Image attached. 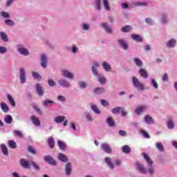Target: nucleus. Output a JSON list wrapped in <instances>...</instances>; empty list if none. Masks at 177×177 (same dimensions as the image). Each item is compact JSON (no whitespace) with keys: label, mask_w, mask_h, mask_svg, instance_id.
I'll use <instances>...</instances> for the list:
<instances>
[{"label":"nucleus","mask_w":177,"mask_h":177,"mask_svg":"<svg viewBox=\"0 0 177 177\" xmlns=\"http://www.w3.org/2000/svg\"><path fill=\"white\" fill-rule=\"evenodd\" d=\"M53 103H55V102L49 100H46L43 101V106H44V107H48V106H52Z\"/></svg>","instance_id":"obj_51"},{"label":"nucleus","mask_w":177,"mask_h":177,"mask_svg":"<svg viewBox=\"0 0 177 177\" xmlns=\"http://www.w3.org/2000/svg\"><path fill=\"white\" fill-rule=\"evenodd\" d=\"M145 22L149 26H153V24H154V21H153V19H151V18H147L145 19Z\"/></svg>","instance_id":"obj_58"},{"label":"nucleus","mask_w":177,"mask_h":177,"mask_svg":"<svg viewBox=\"0 0 177 177\" xmlns=\"http://www.w3.org/2000/svg\"><path fill=\"white\" fill-rule=\"evenodd\" d=\"M7 99L11 104L12 107H16V102H15V99H13V97H12V95H8Z\"/></svg>","instance_id":"obj_37"},{"label":"nucleus","mask_w":177,"mask_h":177,"mask_svg":"<svg viewBox=\"0 0 177 177\" xmlns=\"http://www.w3.org/2000/svg\"><path fill=\"white\" fill-rule=\"evenodd\" d=\"M73 173V165L71 162H68L65 165V175L66 176H70Z\"/></svg>","instance_id":"obj_13"},{"label":"nucleus","mask_w":177,"mask_h":177,"mask_svg":"<svg viewBox=\"0 0 177 177\" xmlns=\"http://www.w3.org/2000/svg\"><path fill=\"white\" fill-rule=\"evenodd\" d=\"M142 156L145 160H146L147 165L149 166V168L146 169V168H145V166L143 165L140 163H137L138 171L141 172V174H144V175H146V174H149L150 175H153L155 171L154 167L151 166L153 165V160H151L149 155H147V153L145 152L142 153Z\"/></svg>","instance_id":"obj_1"},{"label":"nucleus","mask_w":177,"mask_h":177,"mask_svg":"<svg viewBox=\"0 0 177 177\" xmlns=\"http://www.w3.org/2000/svg\"><path fill=\"white\" fill-rule=\"evenodd\" d=\"M104 162L106 165L109 168V169H114L115 165L114 162H113V159L107 156L104 159Z\"/></svg>","instance_id":"obj_12"},{"label":"nucleus","mask_w":177,"mask_h":177,"mask_svg":"<svg viewBox=\"0 0 177 177\" xmlns=\"http://www.w3.org/2000/svg\"><path fill=\"white\" fill-rule=\"evenodd\" d=\"M78 86L80 89H86V86H88V84H86V82L82 81L78 82Z\"/></svg>","instance_id":"obj_55"},{"label":"nucleus","mask_w":177,"mask_h":177,"mask_svg":"<svg viewBox=\"0 0 177 177\" xmlns=\"http://www.w3.org/2000/svg\"><path fill=\"white\" fill-rule=\"evenodd\" d=\"M101 104L104 107H109V106H110V103H109L106 100H101Z\"/></svg>","instance_id":"obj_62"},{"label":"nucleus","mask_w":177,"mask_h":177,"mask_svg":"<svg viewBox=\"0 0 177 177\" xmlns=\"http://www.w3.org/2000/svg\"><path fill=\"white\" fill-rule=\"evenodd\" d=\"M155 146L156 148L158 150V151H160L161 153H164L165 151V149L164 148L162 142H158L155 144Z\"/></svg>","instance_id":"obj_25"},{"label":"nucleus","mask_w":177,"mask_h":177,"mask_svg":"<svg viewBox=\"0 0 177 177\" xmlns=\"http://www.w3.org/2000/svg\"><path fill=\"white\" fill-rule=\"evenodd\" d=\"M20 164L23 168L28 169L30 168V163L26 159H21Z\"/></svg>","instance_id":"obj_31"},{"label":"nucleus","mask_w":177,"mask_h":177,"mask_svg":"<svg viewBox=\"0 0 177 177\" xmlns=\"http://www.w3.org/2000/svg\"><path fill=\"white\" fill-rule=\"evenodd\" d=\"M95 77H97L100 84H106V77H104L102 74L98 73V75H95Z\"/></svg>","instance_id":"obj_34"},{"label":"nucleus","mask_w":177,"mask_h":177,"mask_svg":"<svg viewBox=\"0 0 177 177\" xmlns=\"http://www.w3.org/2000/svg\"><path fill=\"white\" fill-rule=\"evenodd\" d=\"M146 109H147V106H138L136 109L135 113H136V114H137V115H140V114H142V113H143V111H145V110H146Z\"/></svg>","instance_id":"obj_22"},{"label":"nucleus","mask_w":177,"mask_h":177,"mask_svg":"<svg viewBox=\"0 0 177 177\" xmlns=\"http://www.w3.org/2000/svg\"><path fill=\"white\" fill-rule=\"evenodd\" d=\"M57 144L61 150L64 151L67 148V145L63 141L58 140Z\"/></svg>","instance_id":"obj_49"},{"label":"nucleus","mask_w":177,"mask_h":177,"mask_svg":"<svg viewBox=\"0 0 177 177\" xmlns=\"http://www.w3.org/2000/svg\"><path fill=\"white\" fill-rule=\"evenodd\" d=\"M93 92L96 95H100L101 93H104V92H106V89L103 87H97L94 88Z\"/></svg>","instance_id":"obj_29"},{"label":"nucleus","mask_w":177,"mask_h":177,"mask_svg":"<svg viewBox=\"0 0 177 177\" xmlns=\"http://www.w3.org/2000/svg\"><path fill=\"white\" fill-rule=\"evenodd\" d=\"M35 89H36V92L39 96H44L45 91H44V88L42 87V84H36Z\"/></svg>","instance_id":"obj_14"},{"label":"nucleus","mask_w":177,"mask_h":177,"mask_svg":"<svg viewBox=\"0 0 177 177\" xmlns=\"http://www.w3.org/2000/svg\"><path fill=\"white\" fill-rule=\"evenodd\" d=\"M123 107L117 106L111 109L112 114H118V113H121Z\"/></svg>","instance_id":"obj_45"},{"label":"nucleus","mask_w":177,"mask_h":177,"mask_svg":"<svg viewBox=\"0 0 177 177\" xmlns=\"http://www.w3.org/2000/svg\"><path fill=\"white\" fill-rule=\"evenodd\" d=\"M131 38L133 41H136V42H143V38L140 35L132 34Z\"/></svg>","instance_id":"obj_20"},{"label":"nucleus","mask_w":177,"mask_h":177,"mask_svg":"<svg viewBox=\"0 0 177 177\" xmlns=\"http://www.w3.org/2000/svg\"><path fill=\"white\" fill-rule=\"evenodd\" d=\"M65 120H66V116L64 115L56 116L54 120L56 124H62V122H64Z\"/></svg>","instance_id":"obj_24"},{"label":"nucleus","mask_w":177,"mask_h":177,"mask_svg":"<svg viewBox=\"0 0 177 177\" xmlns=\"http://www.w3.org/2000/svg\"><path fill=\"white\" fill-rule=\"evenodd\" d=\"M167 128L168 129H174L175 128V123L171 119H169L167 121Z\"/></svg>","instance_id":"obj_44"},{"label":"nucleus","mask_w":177,"mask_h":177,"mask_svg":"<svg viewBox=\"0 0 177 177\" xmlns=\"http://www.w3.org/2000/svg\"><path fill=\"white\" fill-rule=\"evenodd\" d=\"M100 27H102L107 34H113L114 32L113 28L107 23H101Z\"/></svg>","instance_id":"obj_10"},{"label":"nucleus","mask_w":177,"mask_h":177,"mask_svg":"<svg viewBox=\"0 0 177 177\" xmlns=\"http://www.w3.org/2000/svg\"><path fill=\"white\" fill-rule=\"evenodd\" d=\"M95 5L96 10H102V8L100 7V0H95Z\"/></svg>","instance_id":"obj_56"},{"label":"nucleus","mask_w":177,"mask_h":177,"mask_svg":"<svg viewBox=\"0 0 177 177\" xmlns=\"http://www.w3.org/2000/svg\"><path fill=\"white\" fill-rule=\"evenodd\" d=\"M5 24L6 26H8L9 27H13L15 26L16 24L14 22L13 20L8 19L5 20Z\"/></svg>","instance_id":"obj_48"},{"label":"nucleus","mask_w":177,"mask_h":177,"mask_svg":"<svg viewBox=\"0 0 177 177\" xmlns=\"http://www.w3.org/2000/svg\"><path fill=\"white\" fill-rule=\"evenodd\" d=\"M64 49L66 52H70V53H73V55L78 53V51L80 50L78 45L77 44H73L72 46H66L64 47Z\"/></svg>","instance_id":"obj_5"},{"label":"nucleus","mask_w":177,"mask_h":177,"mask_svg":"<svg viewBox=\"0 0 177 177\" xmlns=\"http://www.w3.org/2000/svg\"><path fill=\"white\" fill-rule=\"evenodd\" d=\"M91 109L95 114H100V109L97 108L96 104H91Z\"/></svg>","instance_id":"obj_41"},{"label":"nucleus","mask_w":177,"mask_h":177,"mask_svg":"<svg viewBox=\"0 0 177 177\" xmlns=\"http://www.w3.org/2000/svg\"><path fill=\"white\" fill-rule=\"evenodd\" d=\"M58 160L62 162H67L68 161V158H67V156L59 153H58Z\"/></svg>","instance_id":"obj_28"},{"label":"nucleus","mask_w":177,"mask_h":177,"mask_svg":"<svg viewBox=\"0 0 177 177\" xmlns=\"http://www.w3.org/2000/svg\"><path fill=\"white\" fill-rule=\"evenodd\" d=\"M102 3L105 10H106L107 12H110V10H111V7H110V3H109V0H103Z\"/></svg>","instance_id":"obj_30"},{"label":"nucleus","mask_w":177,"mask_h":177,"mask_svg":"<svg viewBox=\"0 0 177 177\" xmlns=\"http://www.w3.org/2000/svg\"><path fill=\"white\" fill-rule=\"evenodd\" d=\"M102 68L106 71V73H111V71H113V68H111V65H110V63L107 62H104L102 64Z\"/></svg>","instance_id":"obj_15"},{"label":"nucleus","mask_w":177,"mask_h":177,"mask_svg":"<svg viewBox=\"0 0 177 177\" xmlns=\"http://www.w3.org/2000/svg\"><path fill=\"white\" fill-rule=\"evenodd\" d=\"M147 5H149V3L146 1H135L132 3V6H133V8L138 6H147Z\"/></svg>","instance_id":"obj_21"},{"label":"nucleus","mask_w":177,"mask_h":177,"mask_svg":"<svg viewBox=\"0 0 177 177\" xmlns=\"http://www.w3.org/2000/svg\"><path fill=\"white\" fill-rule=\"evenodd\" d=\"M132 82L134 88L138 89L139 91H145V85L140 82V80L136 77H132Z\"/></svg>","instance_id":"obj_2"},{"label":"nucleus","mask_w":177,"mask_h":177,"mask_svg":"<svg viewBox=\"0 0 177 177\" xmlns=\"http://www.w3.org/2000/svg\"><path fill=\"white\" fill-rule=\"evenodd\" d=\"M41 66L43 68L48 67V55L43 53L40 58Z\"/></svg>","instance_id":"obj_9"},{"label":"nucleus","mask_w":177,"mask_h":177,"mask_svg":"<svg viewBox=\"0 0 177 177\" xmlns=\"http://www.w3.org/2000/svg\"><path fill=\"white\" fill-rule=\"evenodd\" d=\"M122 151L125 154H129L131 153V147L128 145H124L122 147Z\"/></svg>","instance_id":"obj_47"},{"label":"nucleus","mask_w":177,"mask_h":177,"mask_svg":"<svg viewBox=\"0 0 177 177\" xmlns=\"http://www.w3.org/2000/svg\"><path fill=\"white\" fill-rule=\"evenodd\" d=\"M14 135L15 136H18L19 138H23V133L19 130L14 131Z\"/></svg>","instance_id":"obj_59"},{"label":"nucleus","mask_w":177,"mask_h":177,"mask_svg":"<svg viewBox=\"0 0 177 177\" xmlns=\"http://www.w3.org/2000/svg\"><path fill=\"white\" fill-rule=\"evenodd\" d=\"M113 164H114L115 167H121V164H122V160H121L120 159H115L113 161Z\"/></svg>","instance_id":"obj_57"},{"label":"nucleus","mask_w":177,"mask_h":177,"mask_svg":"<svg viewBox=\"0 0 177 177\" xmlns=\"http://www.w3.org/2000/svg\"><path fill=\"white\" fill-rule=\"evenodd\" d=\"M14 2H15V0H7L6 1V7L10 8V6H12V5H13Z\"/></svg>","instance_id":"obj_61"},{"label":"nucleus","mask_w":177,"mask_h":177,"mask_svg":"<svg viewBox=\"0 0 177 177\" xmlns=\"http://www.w3.org/2000/svg\"><path fill=\"white\" fill-rule=\"evenodd\" d=\"M17 50L18 53H19V55H21L22 56H30V51L28 50V49L25 48L21 44L17 46Z\"/></svg>","instance_id":"obj_3"},{"label":"nucleus","mask_w":177,"mask_h":177,"mask_svg":"<svg viewBox=\"0 0 177 177\" xmlns=\"http://www.w3.org/2000/svg\"><path fill=\"white\" fill-rule=\"evenodd\" d=\"M100 67V62H94L91 66V71L94 75H99V71L97 69Z\"/></svg>","instance_id":"obj_11"},{"label":"nucleus","mask_w":177,"mask_h":177,"mask_svg":"<svg viewBox=\"0 0 177 177\" xmlns=\"http://www.w3.org/2000/svg\"><path fill=\"white\" fill-rule=\"evenodd\" d=\"M4 121L6 124H11L12 122H13V118H12V115H7L4 118Z\"/></svg>","instance_id":"obj_43"},{"label":"nucleus","mask_w":177,"mask_h":177,"mask_svg":"<svg viewBox=\"0 0 177 177\" xmlns=\"http://www.w3.org/2000/svg\"><path fill=\"white\" fill-rule=\"evenodd\" d=\"M118 44H119V46L122 48L124 50H128L129 48V45L128 42H127V39H118L117 40Z\"/></svg>","instance_id":"obj_7"},{"label":"nucleus","mask_w":177,"mask_h":177,"mask_svg":"<svg viewBox=\"0 0 177 177\" xmlns=\"http://www.w3.org/2000/svg\"><path fill=\"white\" fill-rule=\"evenodd\" d=\"M81 27H82L83 31H89V29L91 28L89 24H87V23L82 24Z\"/></svg>","instance_id":"obj_50"},{"label":"nucleus","mask_w":177,"mask_h":177,"mask_svg":"<svg viewBox=\"0 0 177 177\" xmlns=\"http://www.w3.org/2000/svg\"><path fill=\"white\" fill-rule=\"evenodd\" d=\"M84 115L88 122H92V121H93V117H92V113L91 112H85Z\"/></svg>","instance_id":"obj_39"},{"label":"nucleus","mask_w":177,"mask_h":177,"mask_svg":"<svg viewBox=\"0 0 177 177\" xmlns=\"http://www.w3.org/2000/svg\"><path fill=\"white\" fill-rule=\"evenodd\" d=\"M19 81L21 85H24V83L27 81V75L24 68H19Z\"/></svg>","instance_id":"obj_4"},{"label":"nucleus","mask_w":177,"mask_h":177,"mask_svg":"<svg viewBox=\"0 0 177 177\" xmlns=\"http://www.w3.org/2000/svg\"><path fill=\"white\" fill-rule=\"evenodd\" d=\"M138 73L140 75V76L142 77V78H147L149 77V75L147 74V71H146V69L140 68Z\"/></svg>","instance_id":"obj_33"},{"label":"nucleus","mask_w":177,"mask_h":177,"mask_svg":"<svg viewBox=\"0 0 177 177\" xmlns=\"http://www.w3.org/2000/svg\"><path fill=\"white\" fill-rule=\"evenodd\" d=\"M168 21H169L168 19V15L165 13L162 14L160 17V23L162 24H167Z\"/></svg>","instance_id":"obj_23"},{"label":"nucleus","mask_w":177,"mask_h":177,"mask_svg":"<svg viewBox=\"0 0 177 177\" xmlns=\"http://www.w3.org/2000/svg\"><path fill=\"white\" fill-rule=\"evenodd\" d=\"M0 147L4 156H9V152L8 151V147H6L5 144H1Z\"/></svg>","instance_id":"obj_32"},{"label":"nucleus","mask_w":177,"mask_h":177,"mask_svg":"<svg viewBox=\"0 0 177 177\" xmlns=\"http://www.w3.org/2000/svg\"><path fill=\"white\" fill-rule=\"evenodd\" d=\"M8 147L10 149H16L17 147V145L16 144V142H14L13 140L8 141Z\"/></svg>","instance_id":"obj_53"},{"label":"nucleus","mask_w":177,"mask_h":177,"mask_svg":"<svg viewBox=\"0 0 177 177\" xmlns=\"http://www.w3.org/2000/svg\"><path fill=\"white\" fill-rule=\"evenodd\" d=\"M140 133L142 135V136H144L145 138H147V139L150 138V135H149V133L146 132V131L142 129L140 130Z\"/></svg>","instance_id":"obj_60"},{"label":"nucleus","mask_w":177,"mask_h":177,"mask_svg":"<svg viewBox=\"0 0 177 177\" xmlns=\"http://www.w3.org/2000/svg\"><path fill=\"white\" fill-rule=\"evenodd\" d=\"M151 85L154 89H158V83L154 79L151 80Z\"/></svg>","instance_id":"obj_54"},{"label":"nucleus","mask_w":177,"mask_h":177,"mask_svg":"<svg viewBox=\"0 0 177 177\" xmlns=\"http://www.w3.org/2000/svg\"><path fill=\"white\" fill-rule=\"evenodd\" d=\"M1 16L2 17H3V19H10V15L6 12H2Z\"/></svg>","instance_id":"obj_63"},{"label":"nucleus","mask_w":177,"mask_h":177,"mask_svg":"<svg viewBox=\"0 0 177 177\" xmlns=\"http://www.w3.org/2000/svg\"><path fill=\"white\" fill-rule=\"evenodd\" d=\"M0 37L3 41V42H8L9 41V38L8 37V35L5 32H0Z\"/></svg>","instance_id":"obj_38"},{"label":"nucleus","mask_w":177,"mask_h":177,"mask_svg":"<svg viewBox=\"0 0 177 177\" xmlns=\"http://www.w3.org/2000/svg\"><path fill=\"white\" fill-rule=\"evenodd\" d=\"M48 143L50 149H53V147H55V139H53L52 137L48 138Z\"/></svg>","instance_id":"obj_46"},{"label":"nucleus","mask_w":177,"mask_h":177,"mask_svg":"<svg viewBox=\"0 0 177 177\" xmlns=\"http://www.w3.org/2000/svg\"><path fill=\"white\" fill-rule=\"evenodd\" d=\"M106 124L110 128H113L115 127V122H114V119L111 117H108L106 118Z\"/></svg>","instance_id":"obj_27"},{"label":"nucleus","mask_w":177,"mask_h":177,"mask_svg":"<svg viewBox=\"0 0 177 177\" xmlns=\"http://www.w3.org/2000/svg\"><path fill=\"white\" fill-rule=\"evenodd\" d=\"M44 160L45 162H47L50 165H53V167L57 165V162L51 156H44Z\"/></svg>","instance_id":"obj_8"},{"label":"nucleus","mask_w":177,"mask_h":177,"mask_svg":"<svg viewBox=\"0 0 177 177\" xmlns=\"http://www.w3.org/2000/svg\"><path fill=\"white\" fill-rule=\"evenodd\" d=\"M132 30V26L127 25L121 29L122 32H130Z\"/></svg>","instance_id":"obj_42"},{"label":"nucleus","mask_w":177,"mask_h":177,"mask_svg":"<svg viewBox=\"0 0 177 177\" xmlns=\"http://www.w3.org/2000/svg\"><path fill=\"white\" fill-rule=\"evenodd\" d=\"M101 148H102V150H104V151H105V153H107L108 154H110L112 151L111 147L107 143H103L101 145Z\"/></svg>","instance_id":"obj_17"},{"label":"nucleus","mask_w":177,"mask_h":177,"mask_svg":"<svg viewBox=\"0 0 177 177\" xmlns=\"http://www.w3.org/2000/svg\"><path fill=\"white\" fill-rule=\"evenodd\" d=\"M144 120L146 124H148V125H153V124H155L156 122H154V119H153V118L149 115H146L145 116Z\"/></svg>","instance_id":"obj_18"},{"label":"nucleus","mask_w":177,"mask_h":177,"mask_svg":"<svg viewBox=\"0 0 177 177\" xmlns=\"http://www.w3.org/2000/svg\"><path fill=\"white\" fill-rule=\"evenodd\" d=\"M57 84L61 86V88H66L67 89H68V88H71V84L66 79L59 80L57 81Z\"/></svg>","instance_id":"obj_6"},{"label":"nucleus","mask_w":177,"mask_h":177,"mask_svg":"<svg viewBox=\"0 0 177 177\" xmlns=\"http://www.w3.org/2000/svg\"><path fill=\"white\" fill-rule=\"evenodd\" d=\"M6 52H8V48H6V47L0 46V54L5 55V53H6Z\"/></svg>","instance_id":"obj_64"},{"label":"nucleus","mask_w":177,"mask_h":177,"mask_svg":"<svg viewBox=\"0 0 177 177\" xmlns=\"http://www.w3.org/2000/svg\"><path fill=\"white\" fill-rule=\"evenodd\" d=\"M1 109L3 113H8L9 111V106H8V104L5 102H1L0 104Z\"/></svg>","instance_id":"obj_35"},{"label":"nucleus","mask_w":177,"mask_h":177,"mask_svg":"<svg viewBox=\"0 0 177 177\" xmlns=\"http://www.w3.org/2000/svg\"><path fill=\"white\" fill-rule=\"evenodd\" d=\"M48 84L50 88H53L57 85L56 82H55V80H53V79H48Z\"/></svg>","instance_id":"obj_52"},{"label":"nucleus","mask_w":177,"mask_h":177,"mask_svg":"<svg viewBox=\"0 0 177 177\" xmlns=\"http://www.w3.org/2000/svg\"><path fill=\"white\" fill-rule=\"evenodd\" d=\"M32 76L34 80H37V81H41L42 80V76H41V75H39V73H38L35 71L32 72Z\"/></svg>","instance_id":"obj_36"},{"label":"nucleus","mask_w":177,"mask_h":177,"mask_svg":"<svg viewBox=\"0 0 177 177\" xmlns=\"http://www.w3.org/2000/svg\"><path fill=\"white\" fill-rule=\"evenodd\" d=\"M175 45H176V39H171L167 43V48H175Z\"/></svg>","instance_id":"obj_26"},{"label":"nucleus","mask_w":177,"mask_h":177,"mask_svg":"<svg viewBox=\"0 0 177 177\" xmlns=\"http://www.w3.org/2000/svg\"><path fill=\"white\" fill-rule=\"evenodd\" d=\"M133 62L138 67H143V62L140 58H134Z\"/></svg>","instance_id":"obj_40"},{"label":"nucleus","mask_w":177,"mask_h":177,"mask_svg":"<svg viewBox=\"0 0 177 177\" xmlns=\"http://www.w3.org/2000/svg\"><path fill=\"white\" fill-rule=\"evenodd\" d=\"M62 75L65 77V78H68V80H74V74L68 70L62 71Z\"/></svg>","instance_id":"obj_16"},{"label":"nucleus","mask_w":177,"mask_h":177,"mask_svg":"<svg viewBox=\"0 0 177 177\" xmlns=\"http://www.w3.org/2000/svg\"><path fill=\"white\" fill-rule=\"evenodd\" d=\"M30 120L35 127H41V121L39 120V118H37L35 115H32Z\"/></svg>","instance_id":"obj_19"}]
</instances>
